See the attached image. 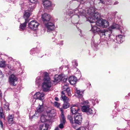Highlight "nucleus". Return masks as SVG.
<instances>
[{"instance_id": "72a5a7b5", "label": "nucleus", "mask_w": 130, "mask_h": 130, "mask_svg": "<svg viewBox=\"0 0 130 130\" xmlns=\"http://www.w3.org/2000/svg\"><path fill=\"white\" fill-rule=\"evenodd\" d=\"M4 107L6 110H8L9 108V104L8 102H5L4 105Z\"/></svg>"}, {"instance_id": "e2e57ef3", "label": "nucleus", "mask_w": 130, "mask_h": 130, "mask_svg": "<svg viewBox=\"0 0 130 130\" xmlns=\"http://www.w3.org/2000/svg\"><path fill=\"white\" fill-rule=\"evenodd\" d=\"M2 76L4 77V76H3V75Z\"/></svg>"}, {"instance_id": "393cba45", "label": "nucleus", "mask_w": 130, "mask_h": 130, "mask_svg": "<svg viewBox=\"0 0 130 130\" xmlns=\"http://www.w3.org/2000/svg\"><path fill=\"white\" fill-rule=\"evenodd\" d=\"M62 79L61 75H56L55 76L54 80V82H58Z\"/></svg>"}, {"instance_id": "6e6552de", "label": "nucleus", "mask_w": 130, "mask_h": 130, "mask_svg": "<svg viewBox=\"0 0 130 130\" xmlns=\"http://www.w3.org/2000/svg\"><path fill=\"white\" fill-rule=\"evenodd\" d=\"M81 103L82 105H84L82 107V110L84 112L86 113L90 107L89 105H88L89 102L87 101H83L80 102V103Z\"/></svg>"}, {"instance_id": "c85d7f7f", "label": "nucleus", "mask_w": 130, "mask_h": 130, "mask_svg": "<svg viewBox=\"0 0 130 130\" xmlns=\"http://www.w3.org/2000/svg\"><path fill=\"white\" fill-rule=\"evenodd\" d=\"M13 115H9L7 119L8 122L9 123H12L13 121Z\"/></svg>"}, {"instance_id": "bf43d9fd", "label": "nucleus", "mask_w": 130, "mask_h": 130, "mask_svg": "<svg viewBox=\"0 0 130 130\" xmlns=\"http://www.w3.org/2000/svg\"><path fill=\"white\" fill-rule=\"evenodd\" d=\"M127 129V128H126V129L125 128V130H128V129Z\"/></svg>"}, {"instance_id": "7ed1b4c3", "label": "nucleus", "mask_w": 130, "mask_h": 130, "mask_svg": "<svg viewBox=\"0 0 130 130\" xmlns=\"http://www.w3.org/2000/svg\"><path fill=\"white\" fill-rule=\"evenodd\" d=\"M112 32L111 29L104 30L101 32L100 34V37L101 39H104V40L110 41L113 40V36L111 35Z\"/></svg>"}, {"instance_id": "a19ab883", "label": "nucleus", "mask_w": 130, "mask_h": 130, "mask_svg": "<svg viewBox=\"0 0 130 130\" xmlns=\"http://www.w3.org/2000/svg\"><path fill=\"white\" fill-rule=\"evenodd\" d=\"M76 129V130H86V128L84 127H81Z\"/></svg>"}, {"instance_id": "20e7f679", "label": "nucleus", "mask_w": 130, "mask_h": 130, "mask_svg": "<svg viewBox=\"0 0 130 130\" xmlns=\"http://www.w3.org/2000/svg\"><path fill=\"white\" fill-rule=\"evenodd\" d=\"M63 90L61 92L62 95L61 97V100H63L64 102H68L69 101V99L64 94L67 93L69 96L71 95L70 88H63Z\"/></svg>"}, {"instance_id": "ddd939ff", "label": "nucleus", "mask_w": 130, "mask_h": 130, "mask_svg": "<svg viewBox=\"0 0 130 130\" xmlns=\"http://www.w3.org/2000/svg\"><path fill=\"white\" fill-rule=\"evenodd\" d=\"M44 94L43 93L39 92H36L34 95V98L35 99H38L40 100H43L44 99Z\"/></svg>"}, {"instance_id": "423d86ee", "label": "nucleus", "mask_w": 130, "mask_h": 130, "mask_svg": "<svg viewBox=\"0 0 130 130\" xmlns=\"http://www.w3.org/2000/svg\"><path fill=\"white\" fill-rule=\"evenodd\" d=\"M92 17L90 18L87 21H89L91 23H94L96 20L99 19L100 18V14L99 13L95 11L93 14L92 15Z\"/></svg>"}, {"instance_id": "cd10ccee", "label": "nucleus", "mask_w": 130, "mask_h": 130, "mask_svg": "<svg viewBox=\"0 0 130 130\" xmlns=\"http://www.w3.org/2000/svg\"><path fill=\"white\" fill-rule=\"evenodd\" d=\"M102 24V27L104 28L107 27L109 25L108 22L105 20H103Z\"/></svg>"}, {"instance_id": "4c0bfd02", "label": "nucleus", "mask_w": 130, "mask_h": 130, "mask_svg": "<svg viewBox=\"0 0 130 130\" xmlns=\"http://www.w3.org/2000/svg\"><path fill=\"white\" fill-rule=\"evenodd\" d=\"M68 118L69 120L70 123H73V120L72 117L70 115H68Z\"/></svg>"}, {"instance_id": "dca6fc26", "label": "nucleus", "mask_w": 130, "mask_h": 130, "mask_svg": "<svg viewBox=\"0 0 130 130\" xmlns=\"http://www.w3.org/2000/svg\"><path fill=\"white\" fill-rule=\"evenodd\" d=\"M124 37L121 35H119L116 36V38L115 39H113V40L112 41H114L115 42L118 43H122L124 40Z\"/></svg>"}, {"instance_id": "5701e85b", "label": "nucleus", "mask_w": 130, "mask_h": 130, "mask_svg": "<svg viewBox=\"0 0 130 130\" xmlns=\"http://www.w3.org/2000/svg\"><path fill=\"white\" fill-rule=\"evenodd\" d=\"M48 126L49 125L48 124L44 123L40 125L39 130H47Z\"/></svg>"}, {"instance_id": "79ce46f5", "label": "nucleus", "mask_w": 130, "mask_h": 130, "mask_svg": "<svg viewBox=\"0 0 130 130\" xmlns=\"http://www.w3.org/2000/svg\"><path fill=\"white\" fill-rule=\"evenodd\" d=\"M54 105L56 106L58 108L59 107L60 104L58 103L57 102H55Z\"/></svg>"}, {"instance_id": "680f3d73", "label": "nucleus", "mask_w": 130, "mask_h": 130, "mask_svg": "<svg viewBox=\"0 0 130 130\" xmlns=\"http://www.w3.org/2000/svg\"><path fill=\"white\" fill-rule=\"evenodd\" d=\"M128 124H129V123L128 122Z\"/></svg>"}, {"instance_id": "49530a36", "label": "nucleus", "mask_w": 130, "mask_h": 130, "mask_svg": "<svg viewBox=\"0 0 130 130\" xmlns=\"http://www.w3.org/2000/svg\"><path fill=\"white\" fill-rule=\"evenodd\" d=\"M72 63L73 65H74L75 66H77V64L75 61L73 62Z\"/></svg>"}, {"instance_id": "7c9ffc66", "label": "nucleus", "mask_w": 130, "mask_h": 130, "mask_svg": "<svg viewBox=\"0 0 130 130\" xmlns=\"http://www.w3.org/2000/svg\"><path fill=\"white\" fill-rule=\"evenodd\" d=\"M46 116L45 115H42L40 118L41 122H46L47 120V119H46Z\"/></svg>"}, {"instance_id": "58836bf2", "label": "nucleus", "mask_w": 130, "mask_h": 130, "mask_svg": "<svg viewBox=\"0 0 130 130\" xmlns=\"http://www.w3.org/2000/svg\"><path fill=\"white\" fill-rule=\"evenodd\" d=\"M71 123L72 124V127L75 129H76V127L77 126V124L75 123V122H73V123Z\"/></svg>"}, {"instance_id": "473e14b6", "label": "nucleus", "mask_w": 130, "mask_h": 130, "mask_svg": "<svg viewBox=\"0 0 130 130\" xmlns=\"http://www.w3.org/2000/svg\"><path fill=\"white\" fill-rule=\"evenodd\" d=\"M94 112V111L90 107L86 112V113L88 115H92L93 114Z\"/></svg>"}, {"instance_id": "13d9d810", "label": "nucleus", "mask_w": 130, "mask_h": 130, "mask_svg": "<svg viewBox=\"0 0 130 130\" xmlns=\"http://www.w3.org/2000/svg\"><path fill=\"white\" fill-rule=\"evenodd\" d=\"M2 108H0V111H2V110H1V109H2Z\"/></svg>"}, {"instance_id": "c03bdc74", "label": "nucleus", "mask_w": 130, "mask_h": 130, "mask_svg": "<svg viewBox=\"0 0 130 130\" xmlns=\"http://www.w3.org/2000/svg\"><path fill=\"white\" fill-rule=\"evenodd\" d=\"M64 124H63L61 123L59 125V127L60 128H62L63 127V125Z\"/></svg>"}, {"instance_id": "f03ea898", "label": "nucleus", "mask_w": 130, "mask_h": 130, "mask_svg": "<svg viewBox=\"0 0 130 130\" xmlns=\"http://www.w3.org/2000/svg\"><path fill=\"white\" fill-rule=\"evenodd\" d=\"M43 82L42 84L43 90L44 91H48L51 87L52 83L50 80L48 74L46 72L43 74Z\"/></svg>"}, {"instance_id": "4be33fe9", "label": "nucleus", "mask_w": 130, "mask_h": 130, "mask_svg": "<svg viewBox=\"0 0 130 130\" xmlns=\"http://www.w3.org/2000/svg\"><path fill=\"white\" fill-rule=\"evenodd\" d=\"M60 110L61 112V116L60 118V121L61 123L63 124H65L66 121V119L64 116V112L63 109L62 108L60 109Z\"/></svg>"}, {"instance_id": "4d7b16f0", "label": "nucleus", "mask_w": 130, "mask_h": 130, "mask_svg": "<svg viewBox=\"0 0 130 130\" xmlns=\"http://www.w3.org/2000/svg\"><path fill=\"white\" fill-rule=\"evenodd\" d=\"M8 68H9L11 69V66H8Z\"/></svg>"}, {"instance_id": "c9c22d12", "label": "nucleus", "mask_w": 130, "mask_h": 130, "mask_svg": "<svg viewBox=\"0 0 130 130\" xmlns=\"http://www.w3.org/2000/svg\"><path fill=\"white\" fill-rule=\"evenodd\" d=\"M91 45L92 47L94 48V47H96L98 44L97 43H95L94 40H92L91 41Z\"/></svg>"}, {"instance_id": "9d476101", "label": "nucleus", "mask_w": 130, "mask_h": 130, "mask_svg": "<svg viewBox=\"0 0 130 130\" xmlns=\"http://www.w3.org/2000/svg\"><path fill=\"white\" fill-rule=\"evenodd\" d=\"M74 122L77 124H80L82 122V117L81 114L79 113H76L74 116Z\"/></svg>"}, {"instance_id": "e433bc0d", "label": "nucleus", "mask_w": 130, "mask_h": 130, "mask_svg": "<svg viewBox=\"0 0 130 130\" xmlns=\"http://www.w3.org/2000/svg\"><path fill=\"white\" fill-rule=\"evenodd\" d=\"M63 106L64 109H67L69 107V104L68 103H67V102H66V103H64Z\"/></svg>"}, {"instance_id": "0eeeda50", "label": "nucleus", "mask_w": 130, "mask_h": 130, "mask_svg": "<svg viewBox=\"0 0 130 130\" xmlns=\"http://www.w3.org/2000/svg\"><path fill=\"white\" fill-rule=\"evenodd\" d=\"M47 32H50L53 30L55 28V26L54 23L50 22H47L44 24Z\"/></svg>"}, {"instance_id": "a18cd8bd", "label": "nucleus", "mask_w": 130, "mask_h": 130, "mask_svg": "<svg viewBox=\"0 0 130 130\" xmlns=\"http://www.w3.org/2000/svg\"><path fill=\"white\" fill-rule=\"evenodd\" d=\"M108 2L107 3L108 5H111L112 4V2L111 0H108Z\"/></svg>"}, {"instance_id": "412c9836", "label": "nucleus", "mask_w": 130, "mask_h": 130, "mask_svg": "<svg viewBox=\"0 0 130 130\" xmlns=\"http://www.w3.org/2000/svg\"><path fill=\"white\" fill-rule=\"evenodd\" d=\"M69 81L71 85H73L76 83L77 79L74 76H71L69 78Z\"/></svg>"}, {"instance_id": "1a4fd4ad", "label": "nucleus", "mask_w": 130, "mask_h": 130, "mask_svg": "<svg viewBox=\"0 0 130 130\" xmlns=\"http://www.w3.org/2000/svg\"><path fill=\"white\" fill-rule=\"evenodd\" d=\"M81 106V105H79L78 104L72 105L71 107V112L74 115L78 113L77 112L80 109V106Z\"/></svg>"}, {"instance_id": "f8f14e48", "label": "nucleus", "mask_w": 130, "mask_h": 130, "mask_svg": "<svg viewBox=\"0 0 130 130\" xmlns=\"http://www.w3.org/2000/svg\"><path fill=\"white\" fill-rule=\"evenodd\" d=\"M76 92L75 95L76 96L80 98L79 99V102H81L80 101V100H81V101H83L84 99L82 97L83 95L84 91H81L80 90L76 89Z\"/></svg>"}, {"instance_id": "09e8293b", "label": "nucleus", "mask_w": 130, "mask_h": 130, "mask_svg": "<svg viewBox=\"0 0 130 130\" xmlns=\"http://www.w3.org/2000/svg\"><path fill=\"white\" fill-rule=\"evenodd\" d=\"M0 117L1 118H3V116H4V115H3V114L2 113V111H0Z\"/></svg>"}, {"instance_id": "a211bd4d", "label": "nucleus", "mask_w": 130, "mask_h": 130, "mask_svg": "<svg viewBox=\"0 0 130 130\" xmlns=\"http://www.w3.org/2000/svg\"><path fill=\"white\" fill-rule=\"evenodd\" d=\"M92 27L91 30L95 34L98 33L99 32H101V31L99 28H98L95 25L93 26L92 24L91 25Z\"/></svg>"}, {"instance_id": "b1692460", "label": "nucleus", "mask_w": 130, "mask_h": 130, "mask_svg": "<svg viewBox=\"0 0 130 130\" xmlns=\"http://www.w3.org/2000/svg\"><path fill=\"white\" fill-rule=\"evenodd\" d=\"M62 79L61 80L63 82L62 84V89L63 90V88H68V84L66 83V81L67 80V78L65 77L63 79V78H62Z\"/></svg>"}, {"instance_id": "f257e3e1", "label": "nucleus", "mask_w": 130, "mask_h": 130, "mask_svg": "<svg viewBox=\"0 0 130 130\" xmlns=\"http://www.w3.org/2000/svg\"><path fill=\"white\" fill-rule=\"evenodd\" d=\"M96 10V9L94 7H91L88 8L87 14H85L86 11L85 10L77 8L73 10H69V13L70 14H74L73 18L74 21H75V23H74L75 24L77 23L79 21L80 18L79 15L84 16L87 20L90 18L92 17V15L93 14Z\"/></svg>"}, {"instance_id": "6e6d98bb", "label": "nucleus", "mask_w": 130, "mask_h": 130, "mask_svg": "<svg viewBox=\"0 0 130 130\" xmlns=\"http://www.w3.org/2000/svg\"><path fill=\"white\" fill-rule=\"evenodd\" d=\"M63 44V41H62L61 42V44H60L62 45Z\"/></svg>"}, {"instance_id": "ea45409f", "label": "nucleus", "mask_w": 130, "mask_h": 130, "mask_svg": "<svg viewBox=\"0 0 130 130\" xmlns=\"http://www.w3.org/2000/svg\"><path fill=\"white\" fill-rule=\"evenodd\" d=\"M90 100L92 101V103L93 104V105H95L96 102L95 101H96V102L98 103L97 102V99H90Z\"/></svg>"}, {"instance_id": "864d4df0", "label": "nucleus", "mask_w": 130, "mask_h": 130, "mask_svg": "<svg viewBox=\"0 0 130 130\" xmlns=\"http://www.w3.org/2000/svg\"><path fill=\"white\" fill-rule=\"evenodd\" d=\"M2 75V71L0 70V75Z\"/></svg>"}, {"instance_id": "603ef678", "label": "nucleus", "mask_w": 130, "mask_h": 130, "mask_svg": "<svg viewBox=\"0 0 130 130\" xmlns=\"http://www.w3.org/2000/svg\"><path fill=\"white\" fill-rule=\"evenodd\" d=\"M118 3L117 1H116L114 3V5L117 4H118Z\"/></svg>"}, {"instance_id": "37998d69", "label": "nucleus", "mask_w": 130, "mask_h": 130, "mask_svg": "<svg viewBox=\"0 0 130 130\" xmlns=\"http://www.w3.org/2000/svg\"><path fill=\"white\" fill-rule=\"evenodd\" d=\"M38 113L37 112H36L35 115L34 116H32L31 118L32 119L34 118H36L37 117V116H38L37 115Z\"/></svg>"}, {"instance_id": "3c124183", "label": "nucleus", "mask_w": 130, "mask_h": 130, "mask_svg": "<svg viewBox=\"0 0 130 130\" xmlns=\"http://www.w3.org/2000/svg\"><path fill=\"white\" fill-rule=\"evenodd\" d=\"M55 100L57 101H58L59 100V99L57 97H55Z\"/></svg>"}, {"instance_id": "f704fd0d", "label": "nucleus", "mask_w": 130, "mask_h": 130, "mask_svg": "<svg viewBox=\"0 0 130 130\" xmlns=\"http://www.w3.org/2000/svg\"><path fill=\"white\" fill-rule=\"evenodd\" d=\"M5 62L2 59L0 58V67H5Z\"/></svg>"}, {"instance_id": "9b49d317", "label": "nucleus", "mask_w": 130, "mask_h": 130, "mask_svg": "<svg viewBox=\"0 0 130 130\" xmlns=\"http://www.w3.org/2000/svg\"><path fill=\"white\" fill-rule=\"evenodd\" d=\"M18 79V78L14 75L11 74L9 77V83L12 86H15L16 85L15 82Z\"/></svg>"}, {"instance_id": "de8ad7c7", "label": "nucleus", "mask_w": 130, "mask_h": 130, "mask_svg": "<svg viewBox=\"0 0 130 130\" xmlns=\"http://www.w3.org/2000/svg\"><path fill=\"white\" fill-rule=\"evenodd\" d=\"M0 124L1 127L2 128H3V124L1 120H0Z\"/></svg>"}, {"instance_id": "c756f323", "label": "nucleus", "mask_w": 130, "mask_h": 130, "mask_svg": "<svg viewBox=\"0 0 130 130\" xmlns=\"http://www.w3.org/2000/svg\"><path fill=\"white\" fill-rule=\"evenodd\" d=\"M102 21L103 20H98L96 22V23H94L95 24H96L97 26L99 27H102Z\"/></svg>"}, {"instance_id": "a878e982", "label": "nucleus", "mask_w": 130, "mask_h": 130, "mask_svg": "<svg viewBox=\"0 0 130 130\" xmlns=\"http://www.w3.org/2000/svg\"><path fill=\"white\" fill-rule=\"evenodd\" d=\"M25 21V22L24 23L21 24L20 26V27L21 30H24L25 28L26 27V24L28 22V21L26 19Z\"/></svg>"}, {"instance_id": "5fc2aeb1", "label": "nucleus", "mask_w": 130, "mask_h": 130, "mask_svg": "<svg viewBox=\"0 0 130 130\" xmlns=\"http://www.w3.org/2000/svg\"><path fill=\"white\" fill-rule=\"evenodd\" d=\"M8 1L10 2V1H13L14 0H8Z\"/></svg>"}, {"instance_id": "052dcab7", "label": "nucleus", "mask_w": 130, "mask_h": 130, "mask_svg": "<svg viewBox=\"0 0 130 130\" xmlns=\"http://www.w3.org/2000/svg\"><path fill=\"white\" fill-rule=\"evenodd\" d=\"M79 75H80V77H81V74H80V73H79Z\"/></svg>"}, {"instance_id": "4468645a", "label": "nucleus", "mask_w": 130, "mask_h": 130, "mask_svg": "<svg viewBox=\"0 0 130 130\" xmlns=\"http://www.w3.org/2000/svg\"><path fill=\"white\" fill-rule=\"evenodd\" d=\"M42 18L44 24L49 22L51 18V16L49 14L45 13L42 15Z\"/></svg>"}, {"instance_id": "6ab92c4d", "label": "nucleus", "mask_w": 130, "mask_h": 130, "mask_svg": "<svg viewBox=\"0 0 130 130\" xmlns=\"http://www.w3.org/2000/svg\"><path fill=\"white\" fill-rule=\"evenodd\" d=\"M30 3H28V5H29V8H30L31 7V9H30L31 11H33L36 7V4L35 3L37 2V0H29Z\"/></svg>"}, {"instance_id": "f3484780", "label": "nucleus", "mask_w": 130, "mask_h": 130, "mask_svg": "<svg viewBox=\"0 0 130 130\" xmlns=\"http://www.w3.org/2000/svg\"><path fill=\"white\" fill-rule=\"evenodd\" d=\"M43 5L45 8L48 9H52V5L51 2L48 0H45L43 2Z\"/></svg>"}, {"instance_id": "aec40b11", "label": "nucleus", "mask_w": 130, "mask_h": 130, "mask_svg": "<svg viewBox=\"0 0 130 130\" xmlns=\"http://www.w3.org/2000/svg\"><path fill=\"white\" fill-rule=\"evenodd\" d=\"M121 27H120L119 26L117 25V24L115 23L113 24L111 26V29H119V30H120V31L122 33H123L124 34V32L125 31L124 30L123 28V29H122L121 30H120V29H121Z\"/></svg>"}, {"instance_id": "39448f33", "label": "nucleus", "mask_w": 130, "mask_h": 130, "mask_svg": "<svg viewBox=\"0 0 130 130\" xmlns=\"http://www.w3.org/2000/svg\"><path fill=\"white\" fill-rule=\"evenodd\" d=\"M39 24L36 20H32L28 23V26L30 29L34 30L37 29Z\"/></svg>"}, {"instance_id": "bb28decb", "label": "nucleus", "mask_w": 130, "mask_h": 130, "mask_svg": "<svg viewBox=\"0 0 130 130\" xmlns=\"http://www.w3.org/2000/svg\"><path fill=\"white\" fill-rule=\"evenodd\" d=\"M37 110L38 112H42L43 110V103L41 105L39 104V106L37 108Z\"/></svg>"}, {"instance_id": "2f4dec72", "label": "nucleus", "mask_w": 130, "mask_h": 130, "mask_svg": "<svg viewBox=\"0 0 130 130\" xmlns=\"http://www.w3.org/2000/svg\"><path fill=\"white\" fill-rule=\"evenodd\" d=\"M42 77H37L36 79V83L38 86L40 84Z\"/></svg>"}, {"instance_id": "8fccbe9b", "label": "nucleus", "mask_w": 130, "mask_h": 130, "mask_svg": "<svg viewBox=\"0 0 130 130\" xmlns=\"http://www.w3.org/2000/svg\"><path fill=\"white\" fill-rule=\"evenodd\" d=\"M100 3H102L104 4L105 3L104 2L103 0H100Z\"/></svg>"}, {"instance_id": "2eb2a0df", "label": "nucleus", "mask_w": 130, "mask_h": 130, "mask_svg": "<svg viewBox=\"0 0 130 130\" xmlns=\"http://www.w3.org/2000/svg\"><path fill=\"white\" fill-rule=\"evenodd\" d=\"M31 7L30 8H29V7L28 6V8L27 10H26L25 11V13L24 14V18L25 21L26 19L28 21H29V20L28 19V18L30 15V13L32 11H31L30 9H31Z\"/></svg>"}]
</instances>
